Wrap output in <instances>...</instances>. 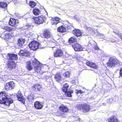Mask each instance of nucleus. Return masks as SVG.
<instances>
[{"label": "nucleus", "instance_id": "1", "mask_svg": "<svg viewBox=\"0 0 122 122\" xmlns=\"http://www.w3.org/2000/svg\"><path fill=\"white\" fill-rule=\"evenodd\" d=\"M3 56L5 59H8L7 65V68L9 70L15 68L16 64L13 60L17 59V56L15 54H3Z\"/></svg>", "mask_w": 122, "mask_h": 122}, {"label": "nucleus", "instance_id": "2", "mask_svg": "<svg viewBox=\"0 0 122 122\" xmlns=\"http://www.w3.org/2000/svg\"><path fill=\"white\" fill-rule=\"evenodd\" d=\"M10 94H6L2 92L0 93V103L5 104L8 107L10 104L12 103L13 101L10 98Z\"/></svg>", "mask_w": 122, "mask_h": 122}, {"label": "nucleus", "instance_id": "3", "mask_svg": "<svg viewBox=\"0 0 122 122\" xmlns=\"http://www.w3.org/2000/svg\"><path fill=\"white\" fill-rule=\"evenodd\" d=\"M122 64V63L120 62L117 58L114 56L110 57L108 62L107 63V66L111 68L114 67L117 65L119 66Z\"/></svg>", "mask_w": 122, "mask_h": 122}, {"label": "nucleus", "instance_id": "4", "mask_svg": "<svg viewBox=\"0 0 122 122\" xmlns=\"http://www.w3.org/2000/svg\"><path fill=\"white\" fill-rule=\"evenodd\" d=\"M32 64L34 66L35 71L38 73H40L41 74H42L44 72L41 67V64L36 59L32 61Z\"/></svg>", "mask_w": 122, "mask_h": 122}, {"label": "nucleus", "instance_id": "5", "mask_svg": "<svg viewBox=\"0 0 122 122\" xmlns=\"http://www.w3.org/2000/svg\"><path fill=\"white\" fill-rule=\"evenodd\" d=\"M40 45L37 41L33 40L29 44V46L30 49L34 51H36L38 49Z\"/></svg>", "mask_w": 122, "mask_h": 122}, {"label": "nucleus", "instance_id": "6", "mask_svg": "<svg viewBox=\"0 0 122 122\" xmlns=\"http://www.w3.org/2000/svg\"><path fill=\"white\" fill-rule=\"evenodd\" d=\"M78 109L84 112H86L89 111L90 109L89 105L86 104H80L78 107Z\"/></svg>", "mask_w": 122, "mask_h": 122}, {"label": "nucleus", "instance_id": "7", "mask_svg": "<svg viewBox=\"0 0 122 122\" xmlns=\"http://www.w3.org/2000/svg\"><path fill=\"white\" fill-rule=\"evenodd\" d=\"M32 19L34 20L36 24H40L43 23L46 18L44 16L41 15L37 17H34Z\"/></svg>", "mask_w": 122, "mask_h": 122}, {"label": "nucleus", "instance_id": "8", "mask_svg": "<svg viewBox=\"0 0 122 122\" xmlns=\"http://www.w3.org/2000/svg\"><path fill=\"white\" fill-rule=\"evenodd\" d=\"M19 23L17 19L14 18H10L9 20V25L12 26L16 27Z\"/></svg>", "mask_w": 122, "mask_h": 122}, {"label": "nucleus", "instance_id": "9", "mask_svg": "<svg viewBox=\"0 0 122 122\" xmlns=\"http://www.w3.org/2000/svg\"><path fill=\"white\" fill-rule=\"evenodd\" d=\"M15 85L14 82L12 81L6 83L5 86V89L7 91L11 90L13 88Z\"/></svg>", "mask_w": 122, "mask_h": 122}, {"label": "nucleus", "instance_id": "10", "mask_svg": "<svg viewBox=\"0 0 122 122\" xmlns=\"http://www.w3.org/2000/svg\"><path fill=\"white\" fill-rule=\"evenodd\" d=\"M42 36L44 38L48 39L51 36V33L48 30L45 29L43 31Z\"/></svg>", "mask_w": 122, "mask_h": 122}, {"label": "nucleus", "instance_id": "11", "mask_svg": "<svg viewBox=\"0 0 122 122\" xmlns=\"http://www.w3.org/2000/svg\"><path fill=\"white\" fill-rule=\"evenodd\" d=\"M18 100L21 101L23 104L25 103V99L21 93V92L19 91L16 94Z\"/></svg>", "mask_w": 122, "mask_h": 122}, {"label": "nucleus", "instance_id": "12", "mask_svg": "<svg viewBox=\"0 0 122 122\" xmlns=\"http://www.w3.org/2000/svg\"><path fill=\"white\" fill-rule=\"evenodd\" d=\"M61 20L60 18L57 17L52 18L51 19V24L52 25H56L60 22Z\"/></svg>", "mask_w": 122, "mask_h": 122}, {"label": "nucleus", "instance_id": "13", "mask_svg": "<svg viewBox=\"0 0 122 122\" xmlns=\"http://www.w3.org/2000/svg\"><path fill=\"white\" fill-rule=\"evenodd\" d=\"M74 50L76 51H82L83 48L78 43H76L72 45Z\"/></svg>", "mask_w": 122, "mask_h": 122}, {"label": "nucleus", "instance_id": "14", "mask_svg": "<svg viewBox=\"0 0 122 122\" xmlns=\"http://www.w3.org/2000/svg\"><path fill=\"white\" fill-rule=\"evenodd\" d=\"M72 33L74 35L77 37L81 36L82 35V33L81 30L76 29H75L73 30Z\"/></svg>", "mask_w": 122, "mask_h": 122}, {"label": "nucleus", "instance_id": "15", "mask_svg": "<svg viewBox=\"0 0 122 122\" xmlns=\"http://www.w3.org/2000/svg\"><path fill=\"white\" fill-rule=\"evenodd\" d=\"M13 36V35L12 33H7L4 34L3 38L5 40H7L12 37Z\"/></svg>", "mask_w": 122, "mask_h": 122}, {"label": "nucleus", "instance_id": "16", "mask_svg": "<svg viewBox=\"0 0 122 122\" xmlns=\"http://www.w3.org/2000/svg\"><path fill=\"white\" fill-rule=\"evenodd\" d=\"M86 65L94 69H97L98 68L97 66L95 64L90 61H88L86 62Z\"/></svg>", "mask_w": 122, "mask_h": 122}, {"label": "nucleus", "instance_id": "17", "mask_svg": "<svg viewBox=\"0 0 122 122\" xmlns=\"http://www.w3.org/2000/svg\"><path fill=\"white\" fill-rule=\"evenodd\" d=\"M34 106L35 108L37 109H41L43 107V105L41 103L37 101L35 102Z\"/></svg>", "mask_w": 122, "mask_h": 122}, {"label": "nucleus", "instance_id": "18", "mask_svg": "<svg viewBox=\"0 0 122 122\" xmlns=\"http://www.w3.org/2000/svg\"><path fill=\"white\" fill-rule=\"evenodd\" d=\"M57 30L58 32L61 33L65 32L67 31L66 28L62 25L59 26L57 28Z\"/></svg>", "mask_w": 122, "mask_h": 122}, {"label": "nucleus", "instance_id": "19", "mask_svg": "<svg viewBox=\"0 0 122 122\" xmlns=\"http://www.w3.org/2000/svg\"><path fill=\"white\" fill-rule=\"evenodd\" d=\"M54 79L55 80L58 82L62 80L61 74L59 73H56Z\"/></svg>", "mask_w": 122, "mask_h": 122}, {"label": "nucleus", "instance_id": "20", "mask_svg": "<svg viewBox=\"0 0 122 122\" xmlns=\"http://www.w3.org/2000/svg\"><path fill=\"white\" fill-rule=\"evenodd\" d=\"M108 120L109 122H119L116 117L113 116L109 117Z\"/></svg>", "mask_w": 122, "mask_h": 122}, {"label": "nucleus", "instance_id": "21", "mask_svg": "<svg viewBox=\"0 0 122 122\" xmlns=\"http://www.w3.org/2000/svg\"><path fill=\"white\" fill-rule=\"evenodd\" d=\"M25 40L22 38H19L18 40L17 44L20 47L22 46L25 42Z\"/></svg>", "mask_w": 122, "mask_h": 122}, {"label": "nucleus", "instance_id": "22", "mask_svg": "<svg viewBox=\"0 0 122 122\" xmlns=\"http://www.w3.org/2000/svg\"><path fill=\"white\" fill-rule=\"evenodd\" d=\"M32 12L34 15L37 16L38 15L40 14V11L39 9L35 8L33 9Z\"/></svg>", "mask_w": 122, "mask_h": 122}, {"label": "nucleus", "instance_id": "23", "mask_svg": "<svg viewBox=\"0 0 122 122\" xmlns=\"http://www.w3.org/2000/svg\"><path fill=\"white\" fill-rule=\"evenodd\" d=\"M8 5L7 3L4 2H0V8L7 9Z\"/></svg>", "mask_w": 122, "mask_h": 122}, {"label": "nucleus", "instance_id": "24", "mask_svg": "<svg viewBox=\"0 0 122 122\" xmlns=\"http://www.w3.org/2000/svg\"><path fill=\"white\" fill-rule=\"evenodd\" d=\"M59 109L61 111L63 112H66L68 111L67 107L63 105L60 106L59 107Z\"/></svg>", "mask_w": 122, "mask_h": 122}, {"label": "nucleus", "instance_id": "25", "mask_svg": "<svg viewBox=\"0 0 122 122\" xmlns=\"http://www.w3.org/2000/svg\"><path fill=\"white\" fill-rule=\"evenodd\" d=\"M26 64V67L27 69L29 71H30L32 69V67L31 65V62H27Z\"/></svg>", "mask_w": 122, "mask_h": 122}, {"label": "nucleus", "instance_id": "26", "mask_svg": "<svg viewBox=\"0 0 122 122\" xmlns=\"http://www.w3.org/2000/svg\"><path fill=\"white\" fill-rule=\"evenodd\" d=\"M68 41L70 43H72L77 42V39L75 37H72L69 39Z\"/></svg>", "mask_w": 122, "mask_h": 122}, {"label": "nucleus", "instance_id": "27", "mask_svg": "<svg viewBox=\"0 0 122 122\" xmlns=\"http://www.w3.org/2000/svg\"><path fill=\"white\" fill-rule=\"evenodd\" d=\"M69 86V84L67 83H66L65 84L63 85V87L62 88V91L64 92H65L67 91V89Z\"/></svg>", "mask_w": 122, "mask_h": 122}, {"label": "nucleus", "instance_id": "28", "mask_svg": "<svg viewBox=\"0 0 122 122\" xmlns=\"http://www.w3.org/2000/svg\"><path fill=\"white\" fill-rule=\"evenodd\" d=\"M27 98L29 101H31L34 99V96L32 93H31L28 96Z\"/></svg>", "mask_w": 122, "mask_h": 122}, {"label": "nucleus", "instance_id": "29", "mask_svg": "<svg viewBox=\"0 0 122 122\" xmlns=\"http://www.w3.org/2000/svg\"><path fill=\"white\" fill-rule=\"evenodd\" d=\"M29 4L31 8H34L36 5V3L32 1H30Z\"/></svg>", "mask_w": 122, "mask_h": 122}, {"label": "nucleus", "instance_id": "30", "mask_svg": "<svg viewBox=\"0 0 122 122\" xmlns=\"http://www.w3.org/2000/svg\"><path fill=\"white\" fill-rule=\"evenodd\" d=\"M13 28L8 26H6L4 27V29L5 31L8 32L12 31L13 30Z\"/></svg>", "mask_w": 122, "mask_h": 122}, {"label": "nucleus", "instance_id": "31", "mask_svg": "<svg viewBox=\"0 0 122 122\" xmlns=\"http://www.w3.org/2000/svg\"><path fill=\"white\" fill-rule=\"evenodd\" d=\"M73 92L72 91H67L65 92V95L66 96L71 97V94Z\"/></svg>", "mask_w": 122, "mask_h": 122}, {"label": "nucleus", "instance_id": "32", "mask_svg": "<svg viewBox=\"0 0 122 122\" xmlns=\"http://www.w3.org/2000/svg\"><path fill=\"white\" fill-rule=\"evenodd\" d=\"M66 54H54V57H64V56H65Z\"/></svg>", "mask_w": 122, "mask_h": 122}, {"label": "nucleus", "instance_id": "33", "mask_svg": "<svg viewBox=\"0 0 122 122\" xmlns=\"http://www.w3.org/2000/svg\"><path fill=\"white\" fill-rule=\"evenodd\" d=\"M70 72L69 71H66L63 74V76L65 78L69 77H70Z\"/></svg>", "mask_w": 122, "mask_h": 122}, {"label": "nucleus", "instance_id": "34", "mask_svg": "<svg viewBox=\"0 0 122 122\" xmlns=\"http://www.w3.org/2000/svg\"><path fill=\"white\" fill-rule=\"evenodd\" d=\"M86 31L87 32H88L89 33L91 34L92 32H93V30L90 27H87L86 28Z\"/></svg>", "mask_w": 122, "mask_h": 122}, {"label": "nucleus", "instance_id": "35", "mask_svg": "<svg viewBox=\"0 0 122 122\" xmlns=\"http://www.w3.org/2000/svg\"><path fill=\"white\" fill-rule=\"evenodd\" d=\"M56 51L54 53H62L63 52L60 49L57 48L56 50Z\"/></svg>", "mask_w": 122, "mask_h": 122}, {"label": "nucleus", "instance_id": "36", "mask_svg": "<svg viewBox=\"0 0 122 122\" xmlns=\"http://www.w3.org/2000/svg\"><path fill=\"white\" fill-rule=\"evenodd\" d=\"M19 53H29V52L28 51H25L24 50H20L19 51Z\"/></svg>", "mask_w": 122, "mask_h": 122}, {"label": "nucleus", "instance_id": "37", "mask_svg": "<svg viewBox=\"0 0 122 122\" xmlns=\"http://www.w3.org/2000/svg\"><path fill=\"white\" fill-rule=\"evenodd\" d=\"M114 101V98H110L107 100V102L108 103L110 104L113 102Z\"/></svg>", "mask_w": 122, "mask_h": 122}, {"label": "nucleus", "instance_id": "38", "mask_svg": "<svg viewBox=\"0 0 122 122\" xmlns=\"http://www.w3.org/2000/svg\"><path fill=\"white\" fill-rule=\"evenodd\" d=\"M38 86L37 84H35L32 87V89L33 91H35L36 90V87L37 86Z\"/></svg>", "mask_w": 122, "mask_h": 122}, {"label": "nucleus", "instance_id": "39", "mask_svg": "<svg viewBox=\"0 0 122 122\" xmlns=\"http://www.w3.org/2000/svg\"><path fill=\"white\" fill-rule=\"evenodd\" d=\"M76 93L77 94L80 93L81 94V93H83L85 92V91H82L81 90H76Z\"/></svg>", "mask_w": 122, "mask_h": 122}, {"label": "nucleus", "instance_id": "40", "mask_svg": "<svg viewBox=\"0 0 122 122\" xmlns=\"http://www.w3.org/2000/svg\"><path fill=\"white\" fill-rule=\"evenodd\" d=\"M37 84L38 86H37L36 88L37 90L38 91H39L40 90V88H41V86L40 85L38 84Z\"/></svg>", "mask_w": 122, "mask_h": 122}, {"label": "nucleus", "instance_id": "41", "mask_svg": "<svg viewBox=\"0 0 122 122\" xmlns=\"http://www.w3.org/2000/svg\"><path fill=\"white\" fill-rule=\"evenodd\" d=\"M94 48L95 50L98 51L100 50L99 48L97 45H96L94 46Z\"/></svg>", "mask_w": 122, "mask_h": 122}, {"label": "nucleus", "instance_id": "42", "mask_svg": "<svg viewBox=\"0 0 122 122\" xmlns=\"http://www.w3.org/2000/svg\"><path fill=\"white\" fill-rule=\"evenodd\" d=\"M120 75L122 77V68H121L120 70Z\"/></svg>", "mask_w": 122, "mask_h": 122}, {"label": "nucleus", "instance_id": "43", "mask_svg": "<svg viewBox=\"0 0 122 122\" xmlns=\"http://www.w3.org/2000/svg\"><path fill=\"white\" fill-rule=\"evenodd\" d=\"M118 36L121 38V40H122V34L121 33L118 35Z\"/></svg>", "mask_w": 122, "mask_h": 122}, {"label": "nucleus", "instance_id": "44", "mask_svg": "<svg viewBox=\"0 0 122 122\" xmlns=\"http://www.w3.org/2000/svg\"><path fill=\"white\" fill-rule=\"evenodd\" d=\"M111 41L113 42H115L116 41L115 40H113L112 39H111Z\"/></svg>", "mask_w": 122, "mask_h": 122}, {"label": "nucleus", "instance_id": "45", "mask_svg": "<svg viewBox=\"0 0 122 122\" xmlns=\"http://www.w3.org/2000/svg\"><path fill=\"white\" fill-rule=\"evenodd\" d=\"M102 105L103 106H105L106 105V103H102Z\"/></svg>", "mask_w": 122, "mask_h": 122}, {"label": "nucleus", "instance_id": "46", "mask_svg": "<svg viewBox=\"0 0 122 122\" xmlns=\"http://www.w3.org/2000/svg\"><path fill=\"white\" fill-rule=\"evenodd\" d=\"M20 54L21 55H21V56H23V55H24V54Z\"/></svg>", "mask_w": 122, "mask_h": 122}, {"label": "nucleus", "instance_id": "47", "mask_svg": "<svg viewBox=\"0 0 122 122\" xmlns=\"http://www.w3.org/2000/svg\"><path fill=\"white\" fill-rule=\"evenodd\" d=\"M67 54V56H68V54Z\"/></svg>", "mask_w": 122, "mask_h": 122}, {"label": "nucleus", "instance_id": "48", "mask_svg": "<svg viewBox=\"0 0 122 122\" xmlns=\"http://www.w3.org/2000/svg\"><path fill=\"white\" fill-rule=\"evenodd\" d=\"M68 27H69V26H68Z\"/></svg>", "mask_w": 122, "mask_h": 122}, {"label": "nucleus", "instance_id": "49", "mask_svg": "<svg viewBox=\"0 0 122 122\" xmlns=\"http://www.w3.org/2000/svg\"><path fill=\"white\" fill-rule=\"evenodd\" d=\"M53 50H54V49H53Z\"/></svg>", "mask_w": 122, "mask_h": 122}]
</instances>
